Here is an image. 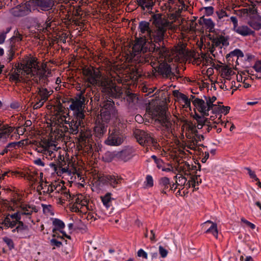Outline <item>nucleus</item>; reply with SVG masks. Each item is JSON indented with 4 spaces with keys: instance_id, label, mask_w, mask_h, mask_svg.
<instances>
[{
    "instance_id": "20",
    "label": "nucleus",
    "mask_w": 261,
    "mask_h": 261,
    "mask_svg": "<svg viewBox=\"0 0 261 261\" xmlns=\"http://www.w3.org/2000/svg\"><path fill=\"white\" fill-rule=\"evenodd\" d=\"M192 103L197 110L203 115H208V111L211 110V108H208L206 101L202 99L196 98L192 100Z\"/></svg>"
},
{
    "instance_id": "14",
    "label": "nucleus",
    "mask_w": 261,
    "mask_h": 261,
    "mask_svg": "<svg viewBox=\"0 0 261 261\" xmlns=\"http://www.w3.org/2000/svg\"><path fill=\"white\" fill-rule=\"evenodd\" d=\"M124 138L123 134L119 129L115 128L112 130L111 133H109V135L105 141V143L108 145L118 146L122 143Z\"/></svg>"
},
{
    "instance_id": "43",
    "label": "nucleus",
    "mask_w": 261,
    "mask_h": 261,
    "mask_svg": "<svg viewBox=\"0 0 261 261\" xmlns=\"http://www.w3.org/2000/svg\"><path fill=\"white\" fill-rule=\"evenodd\" d=\"M184 126L186 127V130L188 132L191 133L192 134H194L196 136V137H197L198 135L197 133L198 132L195 124H193L191 121H186L184 125Z\"/></svg>"
},
{
    "instance_id": "19",
    "label": "nucleus",
    "mask_w": 261,
    "mask_h": 261,
    "mask_svg": "<svg viewBox=\"0 0 261 261\" xmlns=\"http://www.w3.org/2000/svg\"><path fill=\"white\" fill-rule=\"evenodd\" d=\"M146 39L143 37H140L136 39L135 43L132 48V53H130V57H132V55L135 54H138L141 51H145L148 49L147 47L146 46Z\"/></svg>"
},
{
    "instance_id": "63",
    "label": "nucleus",
    "mask_w": 261,
    "mask_h": 261,
    "mask_svg": "<svg viewBox=\"0 0 261 261\" xmlns=\"http://www.w3.org/2000/svg\"><path fill=\"white\" fill-rule=\"evenodd\" d=\"M249 24L254 30H259L261 29V23L258 22L252 21Z\"/></svg>"
},
{
    "instance_id": "38",
    "label": "nucleus",
    "mask_w": 261,
    "mask_h": 261,
    "mask_svg": "<svg viewBox=\"0 0 261 261\" xmlns=\"http://www.w3.org/2000/svg\"><path fill=\"white\" fill-rule=\"evenodd\" d=\"M28 10L25 6H20L14 8L12 10V13L14 16L21 17L26 15Z\"/></svg>"
},
{
    "instance_id": "29",
    "label": "nucleus",
    "mask_w": 261,
    "mask_h": 261,
    "mask_svg": "<svg viewBox=\"0 0 261 261\" xmlns=\"http://www.w3.org/2000/svg\"><path fill=\"white\" fill-rule=\"evenodd\" d=\"M34 3L43 11L49 10L54 5L53 0H35Z\"/></svg>"
},
{
    "instance_id": "25",
    "label": "nucleus",
    "mask_w": 261,
    "mask_h": 261,
    "mask_svg": "<svg viewBox=\"0 0 261 261\" xmlns=\"http://www.w3.org/2000/svg\"><path fill=\"white\" fill-rule=\"evenodd\" d=\"M108 124L98 121L97 120L95 121V125L94 128V132L95 136L98 138H101L107 131Z\"/></svg>"
},
{
    "instance_id": "54",
    "label": "nucleus",
    "mask_w": 261,
    "mask_h": 261,
    "mask_svg": "<svg viewBox=\"0 0 261 261\" xmlns=\"http://www.w3.org/2000/svg\"><path fill=\"white\" fill-rule=\"evenodd\" d=\"M216 100V97L215 96H213L212 97H208V98H206L208 107V108H211L212 110H213L214 107H217V105L213 104V102H215Z\"/></svg>"
},
{
    "instance_id": "23",
    "label": "nucleus",
    "mask_w": 261,
    "mask_h": 261,
    "mask_svg": "<svg viewBox=\"0 0 261 261\" xmlns=\"http://www.w3.org/2000/svg\"><path fill=\"white\" fill-rule=\"evenodd\" d=\"M149 23L145 21H142L139 24V30L140 35L141 36L140 37L148 40L151 38V34L152 30L149 28Z\"/></svg>"
},
{
    "instance_id": "52",
    "label": "nucleus",
    "mask_w": 261,
    "mask_h": 261,
    "mask_svg": "<svg viewBox=\"0 0 261 261\" xmlns=\"http://www.w3.org/2000/svg\"><path fill=\"white\" fill-rule=\"evenodd\" d=\"M42 206L43 207V213L47 215H53V210H52V206L51 205H45V204H42Z\"/></svg>"
},
{
    "instance_id": "24",
    "label": "nucleus",
    "mask_w": 261,
    "mask_h": 261,
    "mask_svg": "<svg viewBox=\"0 0 261 261\" xmlns=\"http://www.w3.org/2000/svg\"><path fill=\"white\" fill-rule=\"evenodd\" d=\"M233 73L232 70L228 68V66H223L221 68V76L225 78L223 85L221 86V88L225 89L226 90H228L229 87L227 85L230 82V79L229 76Z\"/></svg>"
},
{
    "instance_id": "45",
    "label": "nucleus",
    "mask_w": 261,
    "mask_h": 261,
    "mask_svg": "<svg viewBox=\"0 0 261 261\" xmlns=\"http://www.w3.org/2000/svg\"><path fill=\"white\" fill-rule=\"evenodd\" d=\"M15 71L16 70H14L13 68L11 69L8 74L9 80L11 82H14L15 83L21 82V77L17 75V72Z\"/></svg>"
},
{
    "instance_id": "21",
    "label": "nucleus",
    "mask_w": 261,
    "mask_h": 261,
    "mask_svg": "<svg viewBox=\"0 0 261 261\" xmlns=\"http://www.w3.org/2000/svg\"><path fill=\"white\" fill-rule=\"evenodd\" d=\"M98 180L101 182H109V184L114 188L120 182V180L122 179L121 177H115L114 176L112 175H105L101 173L97 174L96 177Z\"/></svg>"
},
{
    "instance_id": "9",
    "label": "nucleus",
    "mask_w": 261,
    "mask_h": 261,
    "mask_svg": "<svg viewBox=\"0 0 261 261\" xmlns=\"http://www.w3.org/2000/svg\"><path fill=\"white\" fill-rule=\"evenodd\" d=\"M70 101L71 104L69 106V108L73 112V116L79 118V119H84V103L85 101V98L81 93L79 98H76L75 99L70 98Z\"/></svg>"
},
{
    "instance_id": "57",
    "label": "nucleus",
    "mask_w": 261,
    "mask_h": 261,
    "mask_svg": "<svg viewBox=\"0 0 261 261\" xmlns=\"http://www.w3.org/2000/svg\"><path fill=\"white\" fill-rule=\"evenodd\" d=\"M160 184L164 187V189L168 188L170 185L169 179L166 177L162 178L160 180Z\"/></svg>"
},
{
    "instance_id": "55",
    "label": "nucleus",
    "mask_w": 261,
    "mask_h": 261,
    "mask_svg": "<svg viewBox=\"0 0 261 261\" xmlns=\"http://www.w3.org/2000/svg\"><path fill=\"white\" fill-rule=\"evenodd\" d=\"M3 240L4 242L7 245L10 250H12L14 248V243L12 239L8 237H4L3 238Z\"/></svg>"
},
{
    "instance_id": "53",
    "label": "nucleus",
    "mask_w": 261,
    "mask_h": 261,
    "mask_svg": "<svg viewBox=\"0 0 261 261\" xmlns=\"http://www.w3.org/2000/svg\"><path fill=\"white\" fill-rule=\"evenodd\" d=\"M175 177L176 178V184L178 186H180L182 187L186 184L187 182V179L185 177L180 175L178 177L177 176H176Z\"/></svg>"
},
{
    "instance_id": "35",
    "label": "nucleus",
    "mask_w": 261,
    "mask_h": 261,
    "mask_svg": "<svg viewBox=\"0 0 261 261\" xmlns=\"http://www.w3.org/2000/svg\"><path fill=\"white\" fill-rule=\"evenodd\" d=\"M218 20L221 21H229L230 11L226 9H221L216 11Z\"/></svg>"
},
{
    "instance_id": "59",
    "label": "nucleus",
    "mask_w": 261,
    "mask_h": 261,
    "mask_svg": "<svg viewBox=\"0 0 261 261\" xmlns=\"http://www.w3.org/2000/svg\"><path fill=\"white\" fill-rule=\"evenodd\" d=\"M25 178L27 180L32 182V185L37 181V173L33 174H28L26 175Z\"/></svg>"
},
{
    "instance_id": "4",
    "label": "nucleus",
    "mask_w": 261,
    "mask_h": 261,
    "mask_svg": "<svg viewBox=\"0 0 261 261\" xmlns=\"http://www.w3.org/2000/svg\"><path fill=\"white\" fill-rule=\"evenodd\" d=\"M155 121L158 122L161 125V129L168 133L172 132L175 125L174 117L169 113H167L166 107L158 106L153 114Z\"/></svg>"
},
{
    "instance_id": "12",
    "label": "nucleus",
    "mask_w": 261,
    "mask_h": 261,
    "mask_svg": "<svg viewBox=\"0 0 261 261\" xmlns=\"http://www.w3.org/2000/svg\"><path fill=\"white\" fill-rule=\"evenodd\" d=\"M150 21L155 28L168 29L171 30L175 29L173 22H170L163 14L153 13L151 16Z\"/></svg>"
},
{
    "instance_id": "5",
    "label": "nucleus",
    "mask_w": 261,
    "mask_h": 261,
    "mask_svg": "<svg viewBox=\"0 0 261 261\" xmlns=\"http://www.w3.org/2000/svg\"><path fill=\"white\" fill-rule=\"evenodd\" d=\"M83 79L85 86L87 88H90L91 86L100 87V83L101 82L100 71L92 66H85L82 68Z\"/></svg>"
},
{
    "instance_id": "28",
    "label": "nucleus",
    "mask_w": 261,
    "mask_h": 261,
    "mask_svg": "<svg viewBox=\"0 0 261 261\" xmlns=\"http://www.w3.org/2000/svg\"><path fill=\"white\" fill-rule=\"evenodd\" d=\"M53 91L51 90H48L45 88H38L37 91V95L36 98L40 99V100L45 102L46 101L48 97L53 94Z\"/></svg>"
},
{
    "instance_id": "36",
    "label": "nucleus",
    "mask_w": 261,
    "mask_h": 261,
    "mask_svg": "<svg viewBox=\"0 0 261 261\" xmlns=\"http://www.w3.org/2000/svg\"><path fill=\"white\" fill-rule=\"evenodd\" d=\"M199 22L200 24H203L207 29H208L209 32L214 31L215 23L213 20L210 18H206L204 16L200 18Z\"/></svg>"
},
{
    "instance_id": "42",
    "label": "nucleus",
    "mask_w": 261,
    "mask_h": 261,
    "mask_svg": "<svg viewBox=\"0 0 261 261\" xmlns=\"http://www.w3.org/2000/svg\"><path fill=\"white\" fill-rule=\"evenodd\" d=\"M51 183L49 184L47 181H40V185L37 187V191L42 190L44 193L49 194Z\"/></svg>"
},
{
    "instance_id": "27",
    "label": "nucleus",
    "mask_w": 261,
    "mask_h": 261,
    "mask_svg": "<svg viewBox=\"0 0 261 261\" xmlns=\"http://www.w3.org/2000/svg\"><path fill=\"white\" fill-rule=\"evenodd\" d=\"M135 150L132 147H127L116 154L117 157L124 161H127L134 155Z\"/></svg>"
},
{
    "instance_id": "64",
    "label": "nucleus",
    "mask_w": 261,
    "mask_h": 261,
    "mask_svg": "<svg viewBox=\"0 0 261 261\" xmlns=\"http://www.w3.org/2000/svg\"><path fill=\"white\" fill-rule=\"evenodd\" d=\"M11 29V27L7 28L6 29V31L5 32L2 33L0 34V44H2L4 42V41H5V38H6V35L7 33L9 32V31H10Z\"/></svg>"
},
{
    "instance_id": "10",
    "label": "nucleus",
    "mask_w": 261,
    "mask_h": 261,
    "mask_svg": "<svg viewBox=\"0 0 261 261\" xmlns=\"http://www.w3.org/2000/svg\"><path fill=\"white\" fill-rule=\"evenodd\" d=\"M49 195L50 197L58 198L63 200L70 199L71 195L69 193V190L64 186L63 184L55 181L51 183Z\"/></svg>"
},
{
    "instance_id": "6",
    "label": "nucleus",
    "mask_w": 261,
    "mask_h": 261,
    "mask_svg": "<svg viewBox=\"0 0 261 261\" xmlns=\"http://www.w3.org/2000/svg\"><path fill=\"white\" fill-rule=\"evenodd\" d=\"M100 86L101 91L105 96L114 98H120L122 96V89L116 86L111 79L102 77Z\"/></svg>"
},
{
    "instance_id": "30",
    "label": "nucleus",
    "mask_w": 261,
    "mask_h": 261,
    "mask_svg": "<svg viewBox=\"0 0 261 261\" xmlns=\"http://www.w3.org/2000/svg\"><path fill=\"white\" fill-rule=\"evenodd\" d=\"M66 117L63 114L56 113L51 118V126H59L65 124Z\"/></svg>"
},
{
    "instance_id": "3",
    "label": "nucleus",
    "mask_w": 261,
    "mask_h": 261,
    "mask_svg": "<svg viewBox=\"0 0 261 261\" xmlns=\"http://www.w3.org/2000/svg\"><path fill=\"white\" fill-rule=\"evenodd\" d=\"M59 149H57L54 151L55 156L54 155H49L48 154H43L46 158L52 160L53 158L57 161L56 163H53L50 164L51 167L54 168L55 172L58 175H61L63 173H67L70 174L71 173L74 172V170L72 169V163L68 160H65L63 155H61V152Z\"/></svg>"
},
{
    "instance_id": "17",
    "label": "nucleus",
    "mask_w": 261,
    "mask_h": 261,
    "mask_svg": "<svg viewBox=\"0 0 261 261\" xmlns=\"http://www.w3.org/2000/svg\"><path fill=\"white\" fill-rule=\"evenodd\" d=\"M154 51L158 52L160 55V58H164V61L171 62V56H170V55H171V53H170L169 50L166 47L165 42L154 44Z\"/></svg>"
},
{
    "instance_id": "31",
    "label": "nucleus",
    "mask_w": 261,
    "mask_h": 261,
    "mask_svg": "<svg viewBox=\"0 0 261 261\" xmlns=\"http://www.w3.org/2000/svg\"><path fill=\"white\" fill-rule=\"evenodd\" d=\"M91 137V134L89 130H85V128H81L79 140L82 146H86V143H89Z\"/></svg>"
},
{
    "instance_id": "49",
    "label": "nucleus",
    "mask_w": 261,
    "mask_h": 261,
    "mask_svg": "<svg viewBox=\"0 0 261 261\" xmlns=\"http://www.w3.org/2000/svg\"><path fill=\"white\" fill-rule=\"evenodd\" d=\"M201 58H202L203 60L205 61V64H210V65H212V66H214L215 65V63L213 62V59L209 55H207L205 54H202Z\"/></svg>"
},
{
    "instance_id": "56",
    "label": "nucleus",
    "mask_w": 261,
    "mask_h": 261,
    "mask_svg": "<svg viewBox=\"0 0 261 261\" xmlns=\"http://www.w3.org/2000/svg\"><path fill=\"white\" fill-rule=\"evenodd\" d=\"M219 116L218 118H217V114H215V115L211 116L210 117L209 120H208V121H212L213 123L214 124H218L221 122V115L220 114H218Z\"/></svg>"
},
{
    "instance_id": "16",
    "label": "nucleus",
    "mask_w": 261,
    "mask_h": 261,
    "mask_svg": "<svg viewBox=\"0 0 261 261\" xmlns=\"http://www.w3.org/2000/svg\"><path fill=\"white\" fill-rule=\"evenodd\" d=\"M20 220V218L19 216V213L16 212L13 214H8L3 223L4 224L5 226L10 227L15 226L18 223V225L16 228H19V227L23 226V223Z\"/></svg>"
},
{
    "instance_id": "32",
    "label": "nucleus",
    "mask_w": 261,
    "mask_h": 261,
    "mask_svg": "<svg viewBox=\"0 0 261 261\" xmlns=\"http://www.w3.org/2000/svg\"><path fill=\"white\" fill-rule=\"evenodd\" d=\"M212 42L213 43V48L220 46L221 45L227 46L229 44L228 38L222 35H219L216 37L213 38L212 39Z\"/></svg>"
},
{
    "instance_id": "62",
    "label": "nucleus",
    "mask_w": 261,
    "mask_h": 261,
    "mask_svg": "<svg viewBox=\"0 0 261 261\" xmlns=\"http://www.w3.org/2000/svg\"><path fill=\"white\" fill-rule=\"evenodd\" d=\"M159 251L162 257L165 258L167 256L168 251L166 249H165L163 246H159Z\"/></svg>"
},
{
    "instance_id": "58",
    "label": "nucleus",
    "mask_w": 261,
    "mask_h": 261,
    "mask_svg": "<svg viewBox=\"0 0 261 261\" xmlns=\"http://www.w3.org/2000/svg\"><path fill=\"white\" fill-rule=\"evenodd\" d=\"M202 227L205 228H217V225L210 221H207L203 224Z\"/></svg>"
},
{
    "instance_id": "47",
    "label": "nucleus",
    "mask_w": 261,
    "mask_h": 261,
    "mask_svg": "<svg viewBox=\"0 0 261 261\" xmlns=\"http://www.w3.org/2000/svg\"><path fill=\"white\" fill-rule=\"evenodd\" d=\"M14 129V128L7 125H3L0 128V138L6 135H9Z\"/></svg>"
},
{
    "instance_id": "46",
    "label": "nucleus",
    "mask_w": 261,
    "mask_h": 261,
    "mask_svg": "<svg viewBox=\"0 0 261 261\" xmlns=\"http://www.w3.org/2000/svg\"><path fill=\"white\" fill-rule=\"evenodd\" d=\"M29 229H12L13 233L17 232L14 234L15 237L19 238H26L30 236L28 232Z\"/></svg>"
},
{
    "instance_id": "11",
    "label": "nucleus",
    "mask_w": 261,
    "mask_h": 261,
    "mask_svg": "<svg viewBox=\"0 0 261 261\" xmlns=\"http://www.w3.org/2000/svg\"><path fill=\"white\" fill-rule=\"evenodd\" d=\"M74 199V203L71 207V210L73 212H80L83 214H86L88 211L90 210L89 208L88 199L81 194H76L73 196V199Z\"/></svg>"
},
{
    "instance_id": "2",
    "label": "nucleus",
    "mask_w": 261,
    "mask_h": 261,
    "mask_svg": "<svg viewBox=\"0 0 261 261\" xmlns=\"http://www.w3.org/2000/svg\"><path fill=\"white\" fill-rule=\"evenodd\" d=\"M67 130V127L64 126V125L61 126H51L49 138L44 139L37 143L36 144V150L43 154H48L49 155L55 156L54 151L61 150V147H58V141L63 140Z\"/></svg>"
},
{
    "instance_id": "18",
    "label": "nucleus",
    "mask_w": 261,
    "mask_h": 261,
    "mask_svg": "<svg viewBox=\"0 0 261 261\" xmlns=\"http://www.w3.org/2000/svg\"><path fill=\"white\" fill-rule=\"evenodd\" d=\"M186 55L185 46L184 44L178 45L171 51V62H179L185 59Z\"/></svg>"
},
{
    "instance_id": "61",
    "label": "nucleus",
    "mask_w": 261,
    "mask_h": 261,
    "mask_svg": "<svg viewBox=\"0 0 261 261\" xmlns=\"http://www.w3.org/2000/svg\"><path fill=\"white\" fill-rule=\"evenodd\" d=\"M219 230L220 229H206V230L204 232V233L212 234L215 238H218Z\"/></svg>"
},
{
    "instance_id": "48",
    "label": "nucleus",
    "mask_w": 261,
    "mask_h": 261,
    "mask_svg": "<svg viewBox=\"0 0 261 261\" xmlns=\"http://www.w3.org/2000/svg\"><path fill=\"white\" fill-rule=\"evenodd\" d=\"M110 193H107L103 197H101L103 204L108 208L111 205L110 204L112 199Z\"/></svg>"
},
{
    "instance_id": "26",
    "label": "nucleus",
    "mask_w": 261,
    "mask_h": 261,
    "mask_svg": "<svg viewBox=\"0 0 261 261\" xmlns=\"http://www.w3.org/2000/svg\"><path fill=\"white\" fill-rule=\"evenodd\" d=\"M101 110L113 114L114 117L117 115V110L115 107L114 101L111 99H110V100L107 99L103 101L102 103Z\"/></svg>"
},
{
    "instance_id": "33",
    "label": "nucleus",
    "mask_w": 261,
    "mask_h": 261,
    "mask_svg": "<svg viewBox=\"0 0 261 261\" xmlns=\"http://www.w3.org/2000/svg\"><path fill=\"white\" fill-rule=\"evenodd\" d=\"M125 94L126 96L124 99L127 102L129 107L132 108L138 103V97L136 94L130 93L129 91H126Z\"/></svg>"
},
{
    "instance_id": "8",
    "label": "nucleus",
    "mask_w": 261,
    "mask_h": 261,
    "mask_svg": "<svg viewBox=\"0 0 261 261\" xmlns=\"http://www.w3.org/2000/svg\"><path fill=\"white\" fill-rule=\"evenodd\" d=\"M162 60H161L160 62ZM150 65L152 67V72L155 76V73H158L164 78L172 79H177V76L175 73L171 71V67L167 62L163 61L160 63V61L156 63L155 62H151Z\"/></svg>"
},
{
    "instance_id": "44",
    "label": "nucleus",
    "mask_w": 261,
    "mask_h": 261,
    "mask_svg": "<svg viewBox=\"0 0 261 261\" xmlns=\"http://www.w3.org/2000/svg\"><path fill=\"white\" fill-rule=\"evenodd\" d=\"M139 4L143 9H145V8L149 9L151 8L154 5L155 1L154 0H137Z\"/></svg>"
},
{
    "instance_id": "39",
    "label": "nucleus",
    "mask_w": 261,
    "mask_h": 261,
    "mask_svg": "<svg viewBox=\"0 0 261 261\" xmlns=\"http://www.w3.org/2000/svg\"><path fill=\"white\" fill-rule=\"evenodd\" d=\"M112 116L114 117L113 114L100 110V116H98L96 120L108 124Z\"/></svg>"
},
{
    "instance_id": "7",
    "label": "nucleus",
    "mask_w": 261,
    "mask_h": 261,
    "mask_svg": "<svg viewBox=\"0 0 261 261\" xmlns=\"http://www.w3.org/2000/svg\"><path fill=\"white\" fill-rule=\"evenodd\" d=\"M134 135L141 145L146 147L147 151H148V147H153L154 149L159 148V144L157 141L145 131L136 129L134 132Z\"/></svg>"
},
{
    "instance_id": "1",
    "label": "nucleus",
    "mask_w": 261,
    "mask_h": 261,
    "mask_svg": "<svg viewBox=\"0 0 261 261\" xmlns=\"http://www.w3.org/2000/svg\"><path fill=\"white\" fill-rule=\"evenodd\" d=\"M45 64L39 65L37 59L35 57H25L20 63L15 64L14 70H16L17 75L21 77V81L24 79L32 80L37 84H47L48 79L46 75Z\"/></svg>"
},
{
    "instance_id": "15",
    "label": "nucleus",
    "mask_w": 261,
    "mask_h": 261,
    "mask_svg": "<svg viewBox=\"0 0 261 261\" xmlns=\"http://www.w3.org/2000/svg\"><path fill=\"white\" fill-rule=\"evenodd\" d=\"M84 119H79V118L74 117L71 121H67L65 122L64 126L68 128L67 132L70 134H76L79 131V127L82 128L81 125L83 124V120Z\"/></svg>"
},
{
    "instance_id": "13",
    "label": "nucleus",
    "mask_w": 261,
    "mask_h": 261,
    "mask_svg": "<svg viewBox=\"0 0 261 261\" xmlns=\"http://www.w3.org/2000/svg\"><path fill=\"white\" fill-rule=\"evenodd\" d=\"M128 61L135 62L136 63L145 64L148 63L150 64L151 62H153V59L155 60V58L151 55V53L149 50L145 51H141L138 54L132 55V57L127 58Z\"/></svg>"
},
{
    "instance_id": "40",
    "label": "nucleus",
    "mask_w": 261,
    "mask_h": 261,
    "mask_svg": "<svg viewBox=\"0 0 261 261\" xmlns=\"http://www.w3.org/2000/svg\"><path fill=\"white\" fill-rule=\"evenodd\" d=\"M236 31L239 34L245 36L250 35H254V32L252 31L247 26L243 25L236 29Z\"/></svg>"
},
{
    "instance_id": "60",
    "label": "nucleus",
    "mask_w": 261,
    "mask_h": 261,
    "mask_svg": "<svg viewBox=\"0 0 261 261\" xmlns=\"http://www.w3.org/2000/svg\"><path fill=\"white\" fill-rule=\"evenodd\" d=\"M137 255L144 259L148 258V254L143 249H140L137 252Z\"/></svg>"
},
{
    "instance_id": "51",
    "label": "nucleus",
    "mask_w": 261,
    "mask_h": 261,
    "mask_svg": "<svg viewBox=\"0 0 261 261\" xmlns=\"http://www.w3.org/2000/svg\"><path fill=\"white\" fill-rule=\"evenodd\" d=\"M53 224L55 228H63L65 226L64 222L60 219H55Z\"/></svg>"
},
{
    "instance_id": "50",
    "label": "nucleus",
    "mask_w": 261,
    "mask_h": 261,
    "mask_svg": "<svg viewBox=\"0 0 261 261\" xmlns=\"http://www.w3.org/2000/svg\"><path fill=\"white\" fill-rule=\"evenodd\" d=\"M180 96H181L179 98V100H182L184 102V105H183L184 107H190L191 105L190 99H189L188 97L184 94L181 95Z\"/></svg>"
},
{
    "instance_id": "37",
    "label": "nucleus",
    "mask_w": 261,
    "mask_h": 261,
    "mask_svg": "<svg viewBox=\"0 0 261 261\" xmlns=\"http://www.w3.org/2000/svg\"><path fill=\"white\" fill-rule=\"evenodd\" d=\"M200 138L203 139L204 137L202 135H197V137H196V138L194 137V138H193L191 140H189L186 143V146H187L188 148H190L191 149L196 150L198 146V143L199 141H200Z\"/></svg>"
},
{
    "instance_id": "34",
    "label": "nucleus",
    "mask_w": 261,
    "mask_h": 261,
    "mask_svg": "<svg viewBox=\"0 0 261 261\" xmlns=\"http://www.w3.org/2000/svg\"><path fill=\"white\" fill-rule=\"evenodd\" d=\"M167 30L168 29L155 28L153 35L155 44L164 42L165 34Z\"/></svg>"
},
{
    "instance_id": "41",
    "label": "nucleus",
    "mask_w": 261,
    "mask_h": 261,
    "mask_svg": "<svg viewBox=\"0 0 261 261\" xmlns=\"http://www.w3.org/2000/svg\"><path fill=\"white\" fill-rule=\"evenodd\" d=\"M35 210L34 207L25 205L21 207V210L17 213H19V217L21 218V215H31L34 211L36 212Z\"/></svg>"
},
{
    "instance_id": "22",
    "label": "nucleus",
    "mask_w": 261,
    "mask_h": 261,
    "mask_svg": "<svg viewBox=\"0 0 261 261\" xmlns=\"http://www.w3.org/2000/svg\"><path fill=\"white\" fill-rule=\"evenodd\" d=\"M61 229H53L54 234L53 238L50 240V244L54 246L53 249H55V247L60 248L62 245V240L63 239V237L58 234L57 231H60L63 235H65L67 238H70V236H67L65 234V232L63 231H60Z\"/></svg>"
}]
</instances>
